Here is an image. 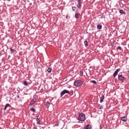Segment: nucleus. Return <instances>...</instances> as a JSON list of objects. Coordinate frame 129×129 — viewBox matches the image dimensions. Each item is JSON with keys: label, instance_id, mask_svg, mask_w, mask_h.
I'll return each mask as SVG.
<instances>
[{"label": "nucleus", "instance_id": "f257e3e1", "mask_svg": "<svg viewBox=\"0 0 129 129\" xmlns=\"http://www.w3.org/2000/svg\"><path fill=\"white\" fill-rule=\"evenodd\" d=\"M78 119L79 120H81V121L85 120V115H84L83 113L80 114L78 117Z\"/></svg>", "mask_w": 129, "mask_h": 129}, {"label": "nucleus", "instance_id": "f03ea898", "mask_svg": "<svg viewBox=\"0 0 129 129\" xmlns=\"http://www.w3.org/2000/svg\"><path fill=\"white\" fill-rule=\"evenodd\" d=\"M83 83L82 81L81 80H78L76 81H75L74 85L75 86H80V85H82Z\"/></svg>", "mask_w": 129, "mask_h": 129}, {"label": "nucleus", "instance_id": "7ed1b4c3", "mask_svg": "<svg viewBox=\"0 0 129 129\" xmlns=\"http://www.w3.org/2000/svg\"><path fill=\"white\" fill-rule=\"evenodd\" d=\"M66 93H67L68 94H69L70 92H69V91L67 90H64L60 93V95L61 96H63V95L66 94Z\"/></svg>", "mask_w": 129, "mask_h": 129}, {"label": "nucleus", "instance_id": "20e7f679", "mask_svg": "<svg viewBox=\"0 0 129 129\" xmlns=\"http://www.w3.org/2000/svg\"><path fill=\"white\" fill-rule=\"evenodd\" d=\"M119 71H120V69H117L113 75V77L115 78V76L118 74V72H119Z\"/></svg>", "mask_w": 129, "mask_h": 129}, {"label": "nucleus", "instance_id": "39448f33", "mask_svg": "<svg viewBox=\"0 0 129 129\" xmlns=\"http://www.w3.org/2000/svg\"><path fill=\"white\" fill-rule=\"evenodd\" d=\"M78 8L80 10L81 9V0H78Z\"/></svg>", "mask_w": 129, "mask_h": 129}, {"label": "nucleus", "instance_id": "423d86ee", "mask_svg": "<svg viewBox=\"0 0 129 129\" xmlns=\"http://www.w3.org/2000/svg\"><path fill=\"white\" fill-rule=\"evenodd\" d=\"M118 78L119 80H120L121 81H122V80H123V79H124V78L123 77H122V75H119L118 76Z\"/></svg>", "mask_w": 129, "mask_h": 129}, {"label": "nucleus", "instance_id": "0eeeda50", "mask_svg": "<svg viewBox=\"0 0 129 129\" xmlns=\"http://www.w3.org/2000/svg\"><path fill=\"white\" fill-rule=\"evenodd\" d=\"M36 101H37V99H36V98H34L32 100V101H31L29 105H30V106H32L33 104L34 103V102H36Z\"/></svg>", "mask_w": 129, "mask_h": 129}, {"label": "nucleus", "instance_id": "6e6552de", "mask_svg": "<svg viewBox=\"0 0 129 129\" xmlns=\"http://www.w3.org/2000/svg\"><path fill=\"white\" fill-rule=\"evenodd\" d=\"M121 119L122 120V121H126L127 118L126 117V116H124L121 117Z\"/></svg>", "mask_w": 129, "mask_h": 129}, {"label": "nucleus", "instance_id": "1a4fd4ad", "mask_svg": "<svg viewBox=\"0 0 129 129\" xmlns=\"http://www.w3.org/2000/svg\"><path fill=\"white\" fill-rule=\"evenodd\" d=\"M85 129H91V125H90V124L87 125L85 127Z\"/></svg>", "mask_w": 129, "mask_h": 129}, {"label": "nucleus", "instance_id": "9d476101", "mask_svg": "<svg viewBox=\"0 0 129 129\" xmlns=\"http://www.w3.org/2000/svg\"><path fill=\"white\" fill-rule=\"evenodd\" d=\"M100 98H101V100H100V102L101 103H102V102H103V100L104 99V96H102Z\"/></svg>", "mask_w": 129, "mask_h": 129}, {"label": "nucleus", "instance_id": "9b49d317", "mask_svg": "<svg viewBox=\"0 0 129 129\" xmlns=\"http://www.w3.org/2000/svg\"><path fill=\"white\" fill-rule=\"evenodd\" d=\"M102 28V26H101V25L100 24L97 25V29H98L99 30H101Z\"/></svg>", "mask_w": 129, "mask_h": 129}, {"label": "nucleus", "instance_id": "f8f14e48", "mask_svg": "<svg viewBox=\"0 0 129 129\" xmlns=\"http://www.w3.org/2000/svg\"><path fill=\"white\" fill-rule=\"evenodd\" d=\"M8 106H11V105H10V104H6L4 110H7V107H8Z\"/></svg>", "mask_w": 129, "mask_h": 129}, {"label": "nucleus", "instance_id": "ddd939ff", "mask_svg": "<svg viewBox=\"0 0 129 129\" xmlns=\"http://www.w3.org/2000/svg\"><path fill=\"white\" fill-rule=\"evenodd\" d=\"M36 121L38 124H40V119L38 118V117H37Z\"/></svg>", "mask_w": 129, "mask_h": 129}, {"label": "nucleus", "instance_id": "4468645a", "mask_svg": "<svg viewBox=\"0 0 129 129\" xmlns=\"http://www.w3.org/2000/svg\"><path fill=\"white\" fill-rule=\"evenodd\" d=\"M75 17L76 19H79V14L76 13Z\"/></svg>", "mask_w": 129, "mask_h": 129}, {"label": "nucleus", "instance_id": "2eb2a0df", "mask_svg": "<svg viewBox=\"0 0 129 129\" xmlns=\"http://www.w3.org/2000/svg\"><path fill=\"white\" fill-rule=\"evenodd\" d=\"M51 71H52V69H51V68H48V69H47V72H48V73H51Z\"/></svg>", "mask_w": 129, "mask_h": 129}, {"label": "nucleus", "instance_id": "dca6fc26", "mask_svg": "<svg viewBox=\"0 0 129 129\" xmlns=\"http://www.w3.org/2000/svg\"><path fill=\"white\" fill-rule=\"evenodd\" d=\"M24 85H25L26 86H27V85H29V83H28L27 81H24Z\"/></svg>", "mask_w": 129, "mask_h": 129}, {"label": "nucleus", "instance_id": "f3484780", "mask_svg": "<svg viewBox=\"0 0 129 129\" xmlns=\"http://www.w3.org/2000/svg\"><path fill=\"white\" fill-rule=\"evenodd\" d=\"M84 44H85V45L86 46V47H87V46H88V42H87V41H85L84 42Z\"/></svg>", "mask_w": 129, "mask_h": 129}, {"label": "nucleus", "instance_id": "a211bd4d", "mask_svg": "<svg viewBox=\"0 0 129 129\" xmlns=\"http://www.w3.org/2000/svg\"><path fill=\"white\" fill-rule=\"evenodd\" d=\"M30 110H31L33 112H35V111H36V109H35V108H31L30 109Z\"/></svg>", "mask_w": 129, "mask_h": 129}, {"label": "nucleus", "instance_id": "6ab92c4d", "mask_svg": "<svg viewBox=\"0 0 129 129\" xmlns=\"http://www.w3.org/2000/svg\"><path fill=\"white\" fill-rule=\"evenodd\" d=\"M72 10H73L74 12H75V11H76V7H72Z\"/></svg>", "mask_w": 129, "mask_h": 129}, {"label": "nucleus", "instance_id": "aec40b11", "mask_svg": "<svg viewBox=\"0 0 129 129\" xmlns=\"http://www.w3.org/2000/svg\"><path fill=\"white\" fill-rule=\"evenodd\" d=\"M49 104H50V102H49V101H47L46 102V106H47V105H49Z\"/></svg>", "mask_w": 129, "mask_h": 129}, {"label": "nucleus", "instance_id": "412c9836", "mask_svg": "<svg viewBox=\"0 0 129 129\" xmlns=\"http://www.w3.org/2000/svg\"><path fill=\"white\" fill-rule=\"evenodd\" d=\"M119 13H120V14H122V13H123V10H120Z\"/></svg>", "mask_w": 129, "mask_h": 129}, {"label": "nucleus", "instance_id": "4be33fe9", "mask_svg": "<svg viewBox=\"0 0 129 129\" xmlns=\"http://www.w3.org/2000/svg\"><path fill=\"white\" fill-rule=\"evenodd\" d=\"M80 75H83V72H82V71H81L80 72Z\"/></svg>", "mask_w": 129, "mask_h": 129}, {"label": "nucleus", "instance_id": "5701e85b", "mask_svg": "<svg viewBox=\"0 0 129 129\" xmlns=\"http://www.w3.org/2000/svg\"><path fill=\"white\" fill-rule=\"evenodd\" d=\"M92 83H93L94 84H96V81H92Z\"/></svg>", "mask_w": 129, "mask_h": 129}, {"label": "nucleus", "instance_id": "b1692460", "mask_svg": "<svg viewBox=\"0 0 129 129\" xmlns=\"http://www.w3.org/2000/svg\"><path fill=\"white\" fill-rule=\"evenodd\" d=\"M10 51L12 52V53H13V52H14V49L12 48H10Z\"/></svg>", "mask_w": 129, "mask_h": 129}, {"label": "nucleus", "instance_id": "393cba45", "mask_svg": "<svg viewBox=\"0 0 129 129\" xmlns=\"http://www.w3.org/2000/svg\"><path fill=\"white\" fill-rule=\"evenodd\" d=\"M117 49L119 50H121V47L120 46H118Z\"/></svg>", "mask_w": 129, "mask_h": 129}, {"label": "nucleus", "instance_id": "a878e982", "mask_svg": "<svg viewBox=\"0 0 129 129\" xmlns=\"http://www.w3.org/2000/svg\"><path fill=\"white\" fill-rule=\"evenodd\" d=\"M101 108H102V106H100V107H99V109H101Z\"/></svg>", "mask_w": 129, "mask_h": 129}, {"label": "nucleus", "instance_id": "bb28decb", "mask_svg": "<svg viewBox=\"0 0 129 129\" xmlns=\"http://www.w3.org/2000/svg\"><path fill=\"white\" fill-rule=\"evenodd\" d=\"M34 129H37V126H34Z\"/></svg>", "mask_w": 129, "mask_h": 129}, {"label": "nucleus", "instance_id": "cd10ccee", "mask_svg": "<svg viewBox=\"0 0 129 129\" xmlns=\"http://www.w3.org/2000/svg\"><path fill=\"white\" fill-rule=\"evenodd\" d=\"M66 18H67V17H66Z\"/></svg>", "mask_w": 129, "mask_h": 129}]
</instances>
